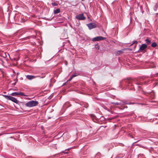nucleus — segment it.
<instances>
[{
  "label": "nucleus",
  "mask_w": 158,
  "mask_h": 158,
  "mask_svg": "<svg viewBox=\"0 0 158 158\" xmlns=\"http://www.w3.org/2000/svg\"><path fill=\"white\" fill-rule=\"evenodd\" d=\"M145 94L148 96L152 99H154L155 98V94L153 91L152 92L145 93Z\"/></svg>",
  "instance_id": "nucleus-6"
},
{
  "label": "nucleus",
  "mask_w": 158,
  "mask_h": 158,
  "mask_svg": "<svg viewBox=\"0 0 158 158\" xmlns=\"http://www.w3.org/2000/svg\"><path fill=\"white\" fill-rule=\"evenodd\" d=\"M82 1H84V0H81Z\"/></svg>",
  "instance_id": "nucleus-25"
},
{
  "label": "nucleus",
  "mask_w": 158,
  "mask_h": 158,
  "mask_svg": "<svg viewBox=\"0 0 158 158\" xmlns=\"http://www.w3.org/2000/svg\"><path fill=\"white\" fill-rule=\"evenodd\" d=\"M156 46H157V44L156 42H153L151 44V46L152 47H154V48L156 47Z\"/></svg>",
  "instance_id": "nucleus-14"
},
{
  "label": "nucleus",
  "mask_w": 158,
  "mask_h": 158,
  "mask_svg": "<svg viewBox=\"0 0 158 158\" xmlns=\"http://www.w3.org/2000/svg\"><path fill=\"white\" fill-rule=\"evenodd\" d=\"M45 77V76H43L42 77H40V76H33V75H27L26 76V77L29 80H31L32 79H34L35 78H36L37 77H39L40 78H44Z\"/></svg>",
  "instance_id": "nucleus-3"
},
{
  "label": "nucleus",
  "mask_w": 158,
  "mask_h": 158,
  "mask_svg": "<svg viewBox=\"0 0 158 158\" xmlns=\"http://www.w3.org/2000/svg\"><path fill=\"white\" fill-rule=\"evenodd\" d=\"M19 92H15L12 93L11 94V95L12 96H16L17 95H19Z\"/></svg>",
  "instance_id": "nucleus-10"
},
{
  "label": "nucleus",
  "mask_w": 158,
  "mask_h": 158,
  "mask_svg": "<svg viewBox=\"0 0 158 158\" xmlns=\"http://www.w3.org/2000/svg\"><path fill=\"white\" fill-rule=\"evenodd\" d=\"M147 47V45L146 44H143L141 45V47H140L139 49L141 51H143L146 49Z\"/></svg>",
  "instance_id": "nucleus-9"
},
{
  "label": "nucleus",
  "mask_w": 158,
  "mask_h": 158,
  "mask_svg": "<svg viewBox=\"0 0 158 158\" xmlns=\"http://www.w3.org/2000/svg\"><path fill=\"white\" fill-rule=\"evenodd\" d=\"M70 149V148H68L67 149L65 150V151H66V150H68H68H69Z\"/></svg>",
  "instance_id": "nucleus-22"
},
{
  "label": "nucleus",
  "mask_w": 158,
  "mask_h": 158,
  "mask_svg": "<svg viewBox=\"0 0 158 158\" xmlns=\"http://www.w3.org/2000/svg\"><path fill=\"white\" fill-rule=\"evenodd\" d=\"M137 43H138V42L137 41H134L133 44H137Z\"/></svg>",
  "instance_id": "nucleus-20"
},
{
  "label": "nucleus",
  "mask_w": 158,
  "mask_h": 158,
  "mask_svg": "<svg viewBox=\"0 0 158 158\" xmlns=\"http://www.w3.org/2000/svg\"><path fill=\"white\" fill-rule=\"evenodd\" d=\"M39 103L38 102L35 101H30L27 103L26 106L28 107H32L36 106Z\"/></svg>",
  "instance_id": "nucleus-1"
},
{
  "label": "nucleus",
  "mask_w": 158,
  "mask_h": 158,
  "mask_svg": "<svg viewBox=\"0 0 158 158\" xmlns=\"http://www.w3.org/2000/svg\"><path fill=\"white\" fill-rule=\"evenodd\" d=\"M76 18L79 20H84L85 19V17L84 16L83 14L77 15L76 16Z\"/></svg>",
  "instance_id": "nucleus-5"
},
{
  "label": "nucleus",
  "mask_w": 158,
  "mask_h": 158,
  "mask_svg": "<svg viewBox=\"0 0 158 158\" xmlns=\"http://www.w3.org/2000/svg\"><path fill=\"white\" fill-rule=\"evenodd\" d=\"M87 26L89 29H91L96 27V26L94 23H91L87 24Z\"/></svg>",
  "instance_id": "nucleus-7"
},
{
  "label": "nucleus",
  "mask_w": 158,
  "mask_h": 158,
  "mask_svg": "<svg viewBox=\"0 0 158 158\" xmlns=\"http://www.w3.org/2000/svg\"><path fill=\"white\" fill-rule=\"evenodd\" d=\"M145 41L146 42V43L148 44H150L151 42V41L149 40L148 39H147L146 40H145Z\"/></svg>",
  "instance_id": "nucleus-15"
},
{
  "label": "nucleus",
  "mask_w": 158,
  "mask_h": 158,
  "mask_svg": "<svg viewBox=\"0 0 158 158\" xmlns=\"http://www.w3.org/2000/svg\"><path fill=\"white\" fill-rule=\"evenodd\" d=\"M133 81V80L131 79H129L126 82L128 84L130 85L132 83V82Z\"/></svg>",
  "instance_id": "nucleus-12"
},
{
  "label": "nucleus",
  "mask_w": 158,
  "mask_h": 158,
  "mask_svg": "<svg viewBox=\"0 0 158 158\" xmlns=\"http://www.w3.org/2000/svg\"><path fill=\"white\" fill-rule=\"evenodd\" d=\"M16 82H15V83H14V85H15L16 84Z\"/></svg>",
  "instance_id": "nucleus-24"
},
{
  "label": "nucleus",
  "mask_w": 158,
  "mask_h": 158,
  "mask_svg": "<svg viewBox=\"0 0 158 158\" xmlns=\"http://www.w3.org/2000/svg\"><path fill=\"white\" fill-rule=\"evenodd\" d=\"M157 6L156 4L154 7V10H156L157 9Z\"/></svg>",
  "instance_id": "nucleus-19"
},
{
  "label": "nucleus",
  "mask_w": 158,
  "mask_h": 158,
  "mask_svg": "<svg viewBox=\"0 0 158 158\" xmlns=\"http://www.w3.org/2000/svg\"><path fill=\"white\" fill-rule=\"evenodd\" d=\"M58 3L54 1H52V4L53 6H57L58 5Z\"/></svg>",
  "instance_id": "nucleus-13"
},
{
  "label": "nucleus",
  "mask_w": 158,
  "mask_h": 158,
  "mask_svg": "<svg viewBox=\"0 0 158 158\" xmlns=\"http://www.w3.org/2000/svg\"><path fill=\"white\" fill-rule=\"evenodd\" d=\"M2 96L6 99L11 100L15 103H18L19 102V101L14 97L5 95H2Z\"/></svg>",
  "instance_id": "nucleus-2"
},
{
  "label": "nucleus",
  "mask_w": 158,
  "mask_h": 158,
  "mask_svg": "<svg viewBox=\"0 0 158 158\" xmlns=\"http://www.w3.org/2000/svg\"><path fill=\"white\" fill-rule=\"evenodd\" d=\"M19 95H21L22 96H27V95H25L24 93L21 92H19Z\"/></svg>",
  "instance_id": "nucleus-16"
},
{
  "label": "nucleus",
  "mask_w": 158,
  "mask_h": 158,
  "mask_svg": "<svg viewBox=\"0 0 158 158\" xmlns=\"http://www.w3.org/2000/svg\"><path fill=\"white\" fill-rule=\"evenodd\" d=\"M113 104L116 105H123L124 104H130V103H126V102H124L123 101L121 102H114L113 103Z\"/></svg>",
  "instance_id": "nucleus-8"
},
{
  "label": "nucleus",
  "mask_w": 158,
  "mask_h": 158,
  "mask_svg": "<svg viewBox=\"0 0 158 158\" xmlns=\"http://www.w3.org/2000/svg\"><path fill=\"white\" fill-rule=\"evenodd\" d=\"M77 75H78V74H77L75 73V74H73L71 76L73 78L74 77H76Z\"/></svg>",
  "instance_id": "nucleus-17"
},
{
  "label": "nucleus",
  "mask_w": 158,
  "mask_h": 158,
  "mask_svg": "<svg viewBox=\"0 0 158 158\" xmlns=\"http://www.w3.org/2000/svg\"><path fill=\"white\" fill-rule=\"evenodd\" d=\"M73 78V77L72 76L70 77V78L69 79V80L67 81V82L70 81Z\"/></svg>",
  "instance_id": "nucleus-18"
},
{
  "label": "nucleus",
  "mask_w": 158,
  "mask_h": 158,
  "mask_svg": "<svg viewBox=\"0 0 158 158\" xmlns=\"http://www.w3.org/2000/svg\"><path fill=\"white\" fill-rule=\"evenodd\" d=\"M63 152L64 153V154H67L68 153V152Z\"/></svg>",
  "instance_id": "nucleus-21"
},
{
  "label": "nucleus",
  "mask_w": 158,
  "mask_h": 158,
  "mask_svg": "<svg viewBox=\"0 0 158 158\" xmlns=\"http://www.w3.org/2000/svg\"><path fill=\"white\" fill-rule=\"evenodd\" d=\"M136 84L137 85H141L142 84V83H137Z\"/></svg>",
  "instance_id": "nucleus-23"
},
{
  "label": "nucleus",
  "mask_w": 158,
  "mask_h": 158,
  "mask_svg": "<svg viewBox=\"0 0 158 158\" xmlns=\"http://www.w3.org/2000/svg\"><path fill=\"white\" fill-rule=\"evenodd\" d=\"M60 12V9L58 8L56 10H54V13L55 14H56L59 13Z\"/></svg>",
  "instance_id": "nucleus-11"
},
{
  "label": "nucleus",
  "mask_w": 158,
  "mask_h": 158,
  "mask_svg": "<svg viewBox=\"0 0 158 158\" xmlns=\"http://www.w3.org/2000/svg\"><path fill=\"white\" fill-rule=\"evenodd\" d=\"M106 39V38L104 37H103L101 36H97L95 37H94L93 38L92 40L93 41H98L99 40H103Z\"/></svg>",
  "instance_id": "nucleus-4"
}]
</instances>
